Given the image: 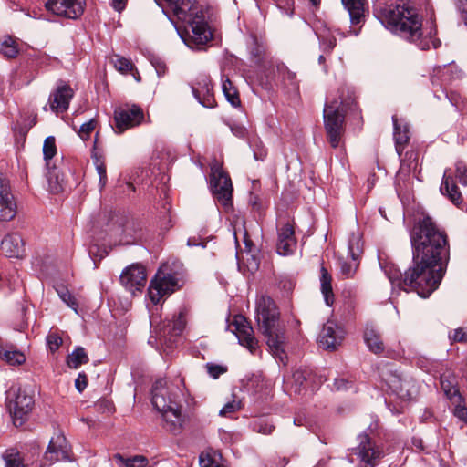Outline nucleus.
Instances as JSON below:
<instances>
[{
    "label": "nucleus",
    "mask_w": 467,
    "mask_h": 467,
    "mask_svg": "<svg viewBox=\"0 0 467 467\" xmlns=\"http://www.w3.org/2000/svg\"><path fill=\"white\" fill-rule=\"evenodd\" d=\"M412 265L405 271L402 285L420 297H429L443 279L451 258L449 237L431 217L420 219L410 233Z\"/></svg>",
    "instance_id": "1"
},
{
    "label": "nucleus",
    "mask_w": 467,
    "mask_h": 467,
    "mask_svg": "<svg viewBox=\"0 0 467 467\" xmlns=\"http://www.w3.org/2000/svg\"><path fill=\"white\" fill-rule=\"evenodd\" d=\"M175 26L183 42L193 48L205 45L213 37L202 9L193 0H155Z\"/></svg>",
    "instance_id": "2"
},
{
    "label": "nucleus",
    "mask_w": 467,
    "mask_h": 467,
    "mask_svg": "<svg viewBox=\"0 0 467 467\" xmlns=\"http://www.w3.org/2000/svg\"><path fill=\"white\" fill-rule=\"evenodd\" d=\"M375 17L393 35L410 43L422 45L423 17L412 1L400 0L392 4H379L374 6Z\"/></svg>",
    "instance_id": "3"
},
{
    "label": "nucleus",
    "mask_w": 467,
    "mask_h": 467,
    "mask_svg": "<svg viewBox=\"0 0 467 467\" xmlns=\"http://www.w3.org/2000/svg\"><path fill=\"white\" fill-rule=\"evenodd\" d=\"M256 321L266 343L273 354L284 361L285 329L280 321V312L275 301L268 296L262 295L256 300Z\"/></svg>",
    "instance_id": "4"
},
{
    "label": "nucleus",
    "mask_w": 467,
    "mask_h": 467,
    "mask_svg": "<svg viewBox=\"0 0 467 467\" xmlns=\"http://www.w3.org/2000/svg\"><path fill=\"white\" fill-rule=\"evenodd\" d=\"M151 395L153 407L162 416L163 427L173 434L180 433L182 426V414L174 396L166 386L165 379H160L155 381L152 386Z\"/></svg>",
    "instance_id": "5"
},
{
    "label": "nucleus",
    "mask_w": 467,
    "mask_h": 467,
    "mask_svg": "<svg viewBox=\"0 0 467 467\" xmlns=\"http://www.w3.org/2000/svg\"><path fill=\"white\" fill-rule=\"evenodd\" d=\"M339 100L327 102L323 117H353L361 113L357 101L356 92L349 87H341L338 90Z\"/></svg>",
    "instance_id": "6"
},
{
    "label": "nucleus",
    "mask_w": 467,
    "mask_h": 467,
    "mask_svg": "<svg viewBox=\"0 0 467 467\" xmlns=\"http://www.w3.org/2000/svg\"><path fill=\"white\" fill-rule=\"evenodd\" d=\"M7 407L9 409L13 423L15 426H22L28 419L34 406L33 396L28 395L20 389L12 388L8 392Z\"/></svg>",
    "instance_id": "7"
},
{
    "label": "nucleus",
    "mask_w": 467,
    "mask_h": 467,
    "mask_svg": "<svg viewBox=\"0 0 467 467\" xmlns=\"http://www.w3.org/2000/svg\"><path fill=\"white\" fill-rule=\"evenodd\" d=\"M182 280L179 279L176 275L159 270L150 283L148 288L149 297L153 304L157 305L164 296L182 287Z\"/></svg>",
    "instance_id": "8"
},
{
    "label": "nucleus",
    "mask_w": 467,
    "mask_h": 467,
    "mask_svg": "<svg viewBox=\"0 0 467 467\" xmlns=\"http://www.w3.org/2000/svg\"><path fill=\"white\" fill-rule=\"evenodd\" d=\"M274 79L275 86L286 96L296 99L299 97L300 81L296 73L292 71L284 62L276 61L273 64Z\"/></svg>",
    "instance_id": "9"
},
{
    "label": "nucleus",
    "mask_w": 467,
    "mask_h": 467,
    "mask_svg": "<svg viewBox=\"0 0 467 467\" xmlns=\"http://www.w3.org/2000/svg\"><path fill=\"white\" fill-rule=\"evenodd\" d=\"M382 380L388 388L403 400H410L415 394L414 384L410 380L402 379L400 374L387 366L380 372Z\"/></svg>",
    "instance_id": "10"
},
{
    "label": "nucleus",
    "mask_w": 467,
    "mask_h": 467,
    "mask_svg": "<svg viewBox=\"0 0 467 467\" xmlns=\"http://www.w3.org/2000/svg\"><path fill=\"white\" fill-rule=\"evenodd\" d=\"M211 189L223 205L229 204L233 192L231 179L223 171L215 166L212 167Z\"/></svg>",
    "instance_id": "11"
},
{
    "label": "nucleus",
    "mask_w": 467,
    "mask_h": 467,
    "mask_svg": "<svg viewBox=\"0 0 467 467\" xmlns=\"http://www.w3.org/2000/svg\"><path fill=\"white\" fill-rule=\"evenodd\" d=\"M119 280L130 292L140 291L147 281L146 268L140 264H132L123 270Z\"/></svg>",
    "instance_id": "12"
},
{
    "label": "nucleus",
    "mask_w": 467,
    "mask_h": 467,
    "mask_svg": "<svg viewBox=\"0 0 467 467\" xmlns=\"http://www.w3.org/2000/svg\"><path fill=\"white\" fill-rule=\"evenodd\" d=\"M86 0H48L46 7L57 16L70 19L80 16L85 9Z\"/></svg>",
    "instance_id": "13"
},
{
    "label": "nucleus",
    "mask_w": 467,
    "mask_h": 467,
    "mask_svg": "<svg viewBox=\"0 0 467 467\" xmlns=\"http://www.w3.org/2000/svg\"><path fill=\"white\" fill-rule=\"evenodd\" d=\"M230 327H234V333L239 343L254 354L257 349L258 341L254 337L253 327L247 319L242 315H237Z\"/></svg>",
    "instance_id": "14"
},
{
    "label": "nucleus",
    "mask_w": 467,
    "mask_h": 467,
    "mask_svg": "<svg viewBox=\"0 0 467 467\" xmlns=\"http://www.w3.org/2000/svg\"><path fill=\"white\" fill-rule=\"evenodd\" d=\"M74 91L67 84L60 82L50 94L47 104L50 110L56 115L65 113L68 107Z\"/></svg>",
    "instance_id": "15"
},
{
    "label": "nucleus",
    "mask_w": 467,
    "mask_h": 467,
    "mask_svg": "<svg viewBox=\"0 0 467 467\" xmlns=\"http://www.w3.org/2000/svg\"><path fill=\"white\" fill-rule=\"evenodd\" d=\"M359 443L356 454L365 463L364 467H375L382 457V451L375 445L367 434L359 435Z\"/></svg>",
    "instance_id": "16"
},
{
    "label": "nucleus",
    "mask_w": 467,
    "mask_h": 467,
    "mask_svg": "<svg viewBox=\"0 0 467 467\" xmlns=\"http://www.w3.org/2000/svg\"><path fill=\"white\" fill-rule=\"evenodd\" d=\"M344 336V329L336 322L328 320L318 336V344L324 349L335 350L341 344Z\"/></svg>",
    "instance_id": "17"
},
{
    "label": "nucleus",
    "mask_w": 467,
    "mask_h": 467,
    "mask_svg": "<svg viewBox=\"0 0 467 467\" xmlns=\"http://www.w3.org/2000/svg\"><path fill=\"white\" fill-rule=\"evenodd\" d=\"M297 242L294 224L287 222L277 228L276 251L280 255L288 256L295 253Z\"/></svg>",
    "instance_id": "18"
},
{
    "label": "nucleus",
    "mask_w": 467,
    "mask_h": 467,
    "mask_svg": "<svg viewBox=\"0 0 467 467\" xmlns=\"http://www.w3.org/2000/svg\"><path fill=\"white\" fill-rule=\"evenodd\" d=\"M449 69L442 68L435 71V74L431 77V84L433 88L436 87H440L441 92L444 94L445 98L449 99V101L459 110H462L465 107V99L455 90L448 91L445 85V81H447Z\"/></svg>",
    "instance_id": "19"
},
{
    "label": "nucleus",
    "mask_w": 467,
    "mask_h": 467,
    "mask_svg": "<svg viewBox=\"0 0 467 467\" xmlns=\"http://www.w3.org/2000/svg\"><path fill=\"white\" fill-rule=\"evenodd\" d=\"M69 451L65 436L57 434L50 440L45 453V459L51 463L58 461H68L70 460Z\"/></svg>",
    "instance_id": "20"
},
{
    "label": "nucleus",
    "mask_w": 467,
    "mask_h": 467,
    "mask_svg": "<svg viewBox=\"0 0 467 467\" xmlns=\"http://www.w3.org/2000/svg\"><path fill=\"white\" fill-rule=\"evenodd\" d=\"M2 253L11 258H20L25 254V243L20 234H6L1 243Z\"/></svg>",
    "instance_id": "21"
},
{
    "label": "nucleus",
    "mask_w": 467,
    "mask_h": 467,
    "mask_svg": "<svg viewBox=\"0 0 467 467\" xmlns=\"http://www.w3.org/2000/svg\"><path fill=\"white\" fill-rule=\"evenodd\" d=\"M393 138L395 140V150L399 157L409 143L410 139V130L406 119H393Z\"/></svg>",
    "instance_id": "22"
},
{
    "label": "nucleus",
    "mask_w": 467,
    "mask_h": 467,
    "mask_svg": "<svg viewBox=\"0 0 467 467\" xmlns=\"http://www.w3.org/2000/svg\"><path fill=\"white\" fill-rule=\"evenodd\" d=\"M327 140L331 147L339 146L345 132L344 119H324Z\"/></svg>",
    "instance_id": "23"
},
{
    "label": "nucleus",
    "mask_w": 467,
    "mask_h": 467,
    "mask_svg": "<svg viewBox=\"0 0 467 467\" xmlns=\"http://www.w3.org/2000/svg\"><path fill=\"white\" fill-rule=\"evenodd\" d=\"M440 190L441 192L446 195L454 204H459L462 202V193L455 183L451 170L445 171Z\"/></svg>",
    "instance_id": "24"
},
{
    "label": "nucleus",
    "mask_w": 467,
    "mask_h": 467,
    "mask_svg": "<svg viewBox=\"0 0 467 467\" xmlns=\"http://www.w3.org/2000/svg\"><path fill=\"white\" fill-rule=\"evenodd\" d=\"M47 179L48 183V190L52 193H59L65 189V176L62 172L61 167L57 164H52L47 167Z\"/></svg>",
    "instance_id": "25"
},
{
    "label": "nucleus",
    "mask_w": 467,
    "mask_h": 467,
    "mask_svg": "<svg viewBox=\"0 0 467 467\" xmlns=\"http://www.w3.org/2000/svg\"><path fill=\"white\" fill-rule=\"evenodd\" d=\"M17 212V205L13 193L0 196V221L13 220Z\"/></svg>",
    "instance_id": "26"
},
{
    "label": "nucleus",
    "mask_w": 467,
    "mask_h": 467,
    "mask_svg": "<svg viewBox=\"0 0 467 467\" xmlns=\"http://www.w3.org/2000/svg\"><path fill=\"white\" fill-rule=\"evenodd\" d=\"M364 340L369 350L379 354L384 350L383 342L379 333L373 327H367L364 332Z\"/></svg>",
    "instance_id": "27"
},
{
    "label": "nucleus",
    "mask_w": 467,
    "mask_h": 467,
    "mask_svg": "<svg viewBox=\"0 0 467 467\" xmlns=\"http://www.w3.org/2000/svg\"><path fill=\"white\" fill-rule=\"evenodd\" d=\"M342 4L348 11L351 24H359L365 12L364 0H342Z\"/></svg>",
    "instance_id": "28"
},
{
    "label": "nucleus",
    "mask_w": 467,
    "mask_h": 467,
    "mask_svg": "<svg viewBox=\"0 0 467 467\" xmlns=\"http://www.w3.org/2000/svg\"><path fill=\"white\" fill-rule=\"evenodd\" d=\"M150 117V112L144 109L138 104L125 103L118 106L114 110L113 117Z\"/></svg>",
    "instance_id": "29"
},
{
    "label": "nucleus",
    "mask_w": 467,
    "mask_h": 467,
    "mask_svg": "<svg viewBox=\"0 0 467 467\" xmlns=\"http://www.w3.org/2000/svg\"><path fill=\"white\" fill-rule=\"evenodd\" d=\"M320 286L327 306H331L334 303V293L332 290V277L327 270L322 266L320 269Z\"/></svg>",
    "instance_id": "30"
},
{
    "label": "nucleus",
    "mask_w": 467,
    "mask_h": 467,
    "mask_svg": "<svg viewBox=\"0 0 467 467\" xmlns=\"http://www.w3.org/2000/svg\"><path fill=\"white\" fill-rule=\"evenodd\" d=\"M92 159L94 162V166L99 177V186L101 191L107 184V171L105 165V159L102 153L99 152L96 146H94L92 152Z\"/></svg>",
    "instance_id": "31"
},
{
    "label": "nucleus",
    "mask_w": 467,
    "mask_h": 467,
    "mask_svg": "<svg viewBox=\"0 0 467 467\" xmlns=\"http://www.w3.org/2000/svg\"><path fill=\"white\" fill-rule=\"evenodd\" d=\"M144 119H112L109 125L117 134H122L127 130L132 129L141 124Z\"/></svg>",
    "instance_id": "32"
},
{
    "label": "nucleus",
    "mask_w": 467,
    "mask_h": 467,
    "mask_svg": "<svg viewBox=\"0 0 467 467\" xmlns=\"http://www.w3.org/2000/svg\"><path fill=\"white\" fill-rule=\"evenodd\" d=\"M222 90L227 101H229L234 107H237L240 104V99L237 88L234 87L233 82L228 78H224V77H223Z\"/></svg>",
    "instance_id": "33"
},
{
    "label": "nucleus",
    "mask_w": 467,
    "mask_h": 467,
    "mask_svg": "<svg viewBox=\"0 0 467 467\" xmlns=\"http://www.w3.org/2000/svg\"><path fill=\"white\" fill-rule=\"evenodd\" d=\"M192 90L195 98L213 94L210 78L207 76L200 77L196 82V86L192 87Z\"/></svg>",
    "instance_id": "34"
},
{
    "label": "nucleus",
    "mask_w": 467,
    "mask_h": 467,
    "mask_svg": "<svg viewBox=\"0 0 467 467\" xmlns=\"http://www.w3.org/2000/svg\"><path fill=\"white\" fill-rule=\"evenodd\" d=\"M0 358L11 366L21 365L26 361L22 352L5 348L0 349Z\"/></svg>",
    "instance_id": "35"
},
{
    "label": "nucleus",
    "mask_w": 467,
    "mask_h": 467,
    "mask_svg": "<svg viewBox=\"0 0 467 467\" xmlns=\"http://www.w3.org/2000/svg\"><path fill=\"white\" fill-rule=\"evenodd\" d=\"M43 154L46 161V167L56 164L53 158L57 154V146L55 137L49 136L46 138L43 144Z\"/></svg>",
    "instance_id": "36"
},
{
    "label": "nucleus",
    "mask_w": 467,
    "mask_h": 467,
    "mask_svg": "<svg viewBox=\"0 0 467 467\" xmlns=\"http://www.w3.org/2000/svg\"><path fill=\"white\" fill-rule=\"evenodd\" d=\"M36 124L34 119H16L12 124V129L16 137L25 139L28 130Z\"/></svg>",
    "instance_id": "37"
},
{
    "label": "nucleus",
    "mask_w": 467,
    "mask_h": 467,
    "mask_svg": "<svg viewBox=\"0 0 467 467\" xmlns=\"http://www.w3.org/2000/svg\"><path fill=\"white\" fill-rule=\"evenodd\" d=\"M115 458L125 467H146L149 463L148 458L143 455H135L130 458H125L120 454H117Z\"/></svg>",
    "instance_id": "38"
},
{
    "label": "nucleus",
    "mask_w": 467,
    "mask_h": 467,
    "mask_svg": "<svg viewBox=\"0 0 467 467\" xmlns=\"http://www.w3.org/2000/svg\"><path fill=\"white\" fill-rule=\"evenodd\" d=\"M86 351L84 348H77L67 358V364L70 368H78L82 363L85 362Z\"/></svg>",
    "instance_id": "39"
},
{
    "label": "nucleus",
    "mask_w": 467,
    "mask_h": 467,
    "mask_svg": "<svg viewBox=\"0 0 467 467\" xmlns=\"http://www.w3.org/2000/svg\"><path fill=\"white\" fill-rule=\"evenodd\" d=\"M348 252L353 260H357L362 252V242L359 233H353L348 241Z\"/></svg>",
    "instance_id": "40"
},
{
    "label": "nucleus",
    "mask_w": 467,
    "mask_h": 467,
    "mask_svg": "<svg viewBox=\"0 0 467 467\" xmlns=\"http://www.w3.org/2000/svg\"><path fill=\"white\" fill-rule=\"evenodd\" d=\"M1 53L7 58H14L18 54V47L15 39L7 36L2 42Z\"/></svg>",
    "instance_id": "41"
},
{
    "label": "nucleus",
    "mask_w": 467,
    "mask_h": 467,
    "mask_svg": "<svg viewBox=\"0 0 467 467\" xmlns=\"http://www.w3.org/2000/svg\"><path fill=\"white\" fill-rule=\"evenodd\" d=\"M441 384L446 397L450 399L452 403L462 402V395L460 394L458 389L452 386L450 381L441 378Z\"/></svg>",
    "instance_id": "42"
},
{
    "label": "nucleus",
    "mask_w": 467,
    "mask_h": 467,
    "mask_svg": "<svg viewBox=\"0 0 467 467\" xmlns=\"http://www.w3.org/2000/svg\"><path fill=\"white\" fill-rule=\"evenodd\" d=\"M5 467H26L19 452L16 449L7 450L3 455Z\"/></svg>",
    "instance_id": "43"
},
{
    "label": "nucleus",
    "mask_w": 467,
    "mask_h": 467,
    "mask_svg": "<svg viewBox=\"0 0 467 467\" xmlns=\"http://www.w3.org/2000/svg\"><path fill=\"white\" fill-rule=\"evenodd\" d=\"M112 62L115 68L123 74H127L134 69L132 62L119 55H115L112 58Z\"/></svg>",
    "instance_id": "44"
},
{
    "label": "nucleus",
    "mask_w": 467,
    "mask_h": 467,
    "mask_svg": "<svg viewBox=\"0 0 467 467\" xmlns=\"http://www.w3.org/2000/svg\"><path fill=\"white\" fill-rule=\"evenodd\" d=\"M275 426L265 419H256L253 422V430L258 433L269 435L273 432Z\"/></svg>",
    "instance_id": "45"
},
{
    "label": "nucleus",
    "mask_w": 467,
    "mask_h": 467,
    "mask_svg": "<svg viewBox=\"0 0 467 467\" xmlns=\"http://www.w3.org/2000/svg\"><path fill=\"white\" fill-rule=\"evenodd\" d=\"M321 47L326 53H330L337 45L336 37L330 33L317 34Z\"/></svg>",
    "instance_id": "46"
},
{
    "label": "nucleus",
    "mask_w": 467,
    "mask_h": 467,
    "mask_svg": "<svg viewBox=\"0 0 467 467\" xmlns=\"http://www.w3.org/2000/svg\"><path fill=\"white\" fill-rule=\"evenodd\" d=\"M250 55L256 64H260L264 59L265 47L256 38L253 39V44L250 47Z\"/></svg>",
    "instance_id": "47"
},
{
    "label": "nucleus",
    "mask_w": 467,
    "mask_h": 467,
    "mask_svg": "<svg viewBox=\"0 0 467 467\" xmlns=\"http://www.w3.org/2000/svg\"><path fill=\"white\" fill-rule=\"evenodd\" d=\"M242 408L241 401L235 400L227 402L220 410L219 415L223 417L230 416L231 414L240 410Z\"/></svg>",
    "instance_id": "48"
},
{
    "label": "nucleus",
    "mask_w": 467,
    "mask_h": 467,
    "mask_svg": "<svg viewBox=\"0 0 467 467\" xmlns=\"http://www.w3.org/2000/svg\"><path fill=\"white\" fill-rule=\"evenodd\" d=\"M455 177L462 185H467V166L462 161L455 163Z\"/></svg>",
    "instance_id": "49"
},
{
    "label": "nucleus",
    "mask_w": 467,
    "mask_h": 467,
    "mask_svg": "<svg viewBox=\"0 0 467 467\" xmlns=\"http://www.w3.org/2000/svg\"><path fill=\"white\" fill-rule=\"evenodd\" d=\"M89 257L94 261L95 267H97V262L103 259L108 252L104 247H99L98 245L89 244Z\"/></svg>",
    "instance_id": "50"
},
{
    "label": "nucleus",
    "mask_w": 467,
    "mask_h": 467,
    "mask_svg": "<svg viewBox=\"0 0 467 467\" xmlns=\"http://www.w3.org/2000/svg\"><path fill=\"white\" fill-rule=\"evenodd\" d=\"M226 125L229 126L233 134L236 137L244 138L247 134V129L244 125L239 124L235 119H230Z\"/></svg>",
    "instance_id": "51"
},
{
    "label": "nucleus",
    "mask_w": 467,
    "mask_h": 467,
    "mask_svg": "<svg viewBox=\"0 0 467 467\" xmlns=\"http://www.w3.org/2000/svg\"><path fill=\"white\" fill-rule=\"evenodd\" d=\"M251 147L253 149L254 157L256 161H264L265 159L267 150L261 141L254 140L251 142Z\"/></svg>",
    "instance_id": "52"
},
{
    "label": "nucleus",
    "mask_w": 467,
    "mask_h": 467,
    "mask_svg": "<svg viewBox=\"0 0 467 467\" xmlns=\"http://www.w3.org/2000/svg\"><path fill=\"white\" fill-rule=\"evenodd\" d=\"M402 165H407L409 169L415 168L417 165L418 153L414 150L405 152L404 158L399 157Z\"/></svg>",
    "instance_id": "53"
},
{
    "label": "nucleus",
    "mask_w": 467,
    "mask_h": 467,
    "mask_svg": "<svg viewBox=\"0 0 467 467\" xmlns=\"http://www.w3.org/2000/svg\"><path fill=\"white\" fill-rule=\"evenodd\" d=\"M205 368L207 369L208 374L213 379H218L221 375H223V373H225L227 371L226 367L213 364V363H207L205 365Z\"/></svg>",
    "instance_id": "54"
},
{
    "label": "nucleus",
    "mask_w": 467,
    "mask_h": 467,
    "mask_svg": "<svg viewBox=\"0 0 467 467\" xmlns=\"http://www.w3.org/2000/svg\"><path fill=\"white\" fill-rule=\"evenodd\" d=\"M309 373L306 369L298 368L294 371L292 379L296 386L299 389L307 379Z\"/></svg>",
    "instance_id": "55"
},
{
    "label": "nucleus",
    "mask_w": 467,
    "mask_h": 467,
    "mask_svg": "<svg viewBox=\"0 0 467 467\" xmlns=\"http://www.w3.org/2000/svg\"><path fill=\"white\" fill-rule=\"evenodd\" d=\"M200 465L201 467H225L208 453H202L200 455Z\"/></svg>",
    "instance_id": "56"
},
{
    "label": "nucleus",
    "mask_w": 467,
    "mask_h": 467,
    "mask_svg": "<svg viewBox=\"0 0 467 467\" xmlns=\"http://www.w3.org/2000/svg\"><path fill=\"white\" fill-rule=\"evenodd\" d=\"M150 63L154 67L159 77H163L167 72V66L163 59L159 57L153 56L150 58Z\"/></svg>",
    "instance_id": "57"
},
{
    "label": "nucleus",
    "mask_w": 467,
    "mask_h": 467,
    "mask_svg": "<svg viewBox=\"0 0 467 467\" xmlns=\"http://www.w3.org/2000/svg\"><path fill=\"white\" fill-rule=\"evenodd\" d=\"M186 325V318L183 313H180L172 320V331L175 335H179L182 332Z\"/></svg>",
    "instance_id": "58"
},
{
    "label": "nucleus",
    "mask_w": 467,
    "mask_h": 467,
    "mask_svg": "<svg viewBox=\"0 0 467 467\" xmlns=\"http://www.w3.org/2000/svg\"><path fill=\"white\" fill-rule=\"evenodd\" d=\"M47 342L49 349L55 352L61 346L63 340L60 336L56 333L49 334L47 337Z\"/></svg>",
    "instance_id": "59"
},
{
    "label": "nucleus",
    "mask_w": 467,
    "mask_h": 467,
    "mask_svg": "<svg viewBox=\"0 0 467 467\" xmlns=\"http://www.w3.org/2000/svg\"><path fill=\"white\" fill-rule=\"evenodd\" d=\"M57 293L60 296V298L70 307H72L76 313H78L77 310V303L75 299L72 297V296L69 294V292L66 288H62L61 290H57Z\"/></svg>",
    "instance_id": "60"
},
{
    "label": "nucleus",
    "mask_w": 467,
    "mask_h": 467,
    "mask_svg": "<svg viewBox=\"0 0 467 467\" xmlns=\"http://www.w3.org/2000/svg\"><path fill=\"white\" fill-rule=\"evenodd\" d=\"M456 406L453 409V415L467 424V408L464 405H461V402L455 403Z\"/></svg>",
    "instance_id": "61"
},
{
    "label": "nucleus",
    "mask_w": 467,
    "mask_h": 467,
    "mask_svg": "<svg viewBox=\"0 0 467 467\" xmlns=\"http://www.w3.org/2000/svg\"><path fill=\"white\" fill-rule=\"evenodd\" d=\"M95 406L98 408L99 410H100L101 412H108V413H111L113 410H114V405L113 403L107 400V399H102V400H99L96 404Z\"/></svg>",
    "instance_id": "62"
},
{
    "label": "nucleus",
    "mask_w": 467,
    "mask_h": 467,
    "mask_svg": "<svg viewBox=\"0 0 467 467\" xmlns=\"http://www.w3.org/2000/svg\"><path fill=\"white\" fill-rule=\"evenodd\" d=\"M12 193L9 180L0 172V196Z\"/></svg>",
    "instance_id": "63"
},
{
    "label": "nucleus",
    "mask_w": 467,
    "mask_h": 467,
    "mask_svg": "<svg viewBox=\"0 0 467 467\" xmlns=\"http://www.w3.org/2000/svg\"><path fill=\"white\" fill-rule=\"evenodd\" d=\"M199 103L205 107V108H213L216 106V101H215V99H214V96L213 94H211V95H207V96H204V97H199V98H195Z\"/></svg>",
    "instance_id": "64"
}]
</instances>
